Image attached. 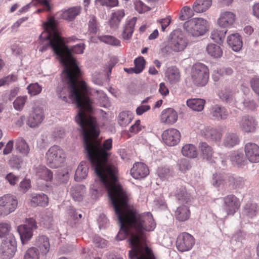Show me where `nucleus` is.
Masks as SVG:
<instances>
[{"label":"nucleus","instance_id":"59","mask_svg":"<svg viewBox=\"0 0 259 259\" xmlns=\"http://www.w3.org/2000/svg\"><path fill=\"white\" fill-rule=\"evenodd\" d=\"M226 180L224 176L221 174H213L212 180V185L216 187H218L224 184V182Z\"/></svg>","mask_w":259,"mask_h":259},{"label":"nucleus","instance_id":"54","mask_svg":"<svg viewBox=\"0 0 259 259\" xmlns=\"http://www.w3.org/2000/svg\"><path fill=\"white\" fill-rule=\"evenodd\" d=\"M11 229L12 227L10 223H0V237H4L7 235H9Z\"/></svg>","mask_w":259,"mask_h":259},{"label":"nucleus","instance_id":"20","mask_svg":"<svg viewBox=\"0 0 259 259\" xmlns=\"http://www.w3.org/2000/svg\"><path fill=\"white\" fill-rule=\"evenodd\" d=\"M199 148L203 159L209 162H214V151L210 146L206 142H202L199 144Z\"/></svg>","mask_w":259,"mask_h":259},{"label":"nucleus","instance_id":"23","mask_svg":"<svg viewBox=\"0 0 259 259\" xmlns=\"http://www.w3.org/2000/svg\"><path fill=\"white\" fill-rule=\"evenodd\" d=\"M227 41L229 46L235 52H238L242 47L241 37L237 33L229 35Z\"/></svg>","mask_w":259,"mask_h":259},{"label":"nucleus","instance_id":"56","mask_svg":"<svg viewBox=\"0 0 259 259\" xmlns=\"http://www.w3.org/2000/svg\"><path fill=\"white\" fill-rule=\"evenodd\" d=\"M157 174L161 179H166L171 176V170L167 167H159L157 169Z\"/></svg>","mask_w":259,"mask_h":259},{"label":"nucleus","instance_id":"36","mask_svg":"<svg viewBox=\"0 0 259 259\" xmlns=\"http://www.w3.org/2000/svg\"><path fill=\"white\" fill-rule=\"evenodd\" d=\"M190 211L187 206L182 205L178 207L176 211V218L179 221H185L189 218Z\"/></svg>","mask_w":259,"mask_h":259},{"label":"nucleus","instance_id":"40","mask_svg":"<svg viewBox=\"0 0 259 259\" xmlns=\"http://www.w3.org/2000/svg\"><path fill=\"white\" fill-rule=\"evenodd\" d=\"M176 196L178 200L182 203L187 204L191 200L190 195L187 192L185 188L184 187H181L177 190Z\"/></svg>","mask_w":259,"mask_h":259},{"label":"nucleus","instance_id":"9","mask_svg":"<svg viewBox=\"0 0 259 259\" xmlns=\"http://www.w3.org/2000/svg\"><path fill=\"white\" fill-rule=\"evenodd\" d=\"M37 228L36 222L32 218L26 219L25 224L18 226L17 230L19 234L22 244L26 243L32 238L33 231Z\"/></svg>","mask_w":259,"mask_h":259},{"label":"nucleus","instance_id":"47","mask_svg":"<svg viewBox=\"0 0 259 259\" xmlns=\"http://www.w3.org/2000/svg\"><path fill=\"white\" fill-rule=\"evenodd\" d=\"M231 161L237 165H241L244 164L245 161V158L242 153L235 152L230 157Z\"/></svg>","mask_w":259,"mask_h":259},{"label":"nucleus","instance_id":"29","mask_svg":"<svg viewBox=\"0 0 259 259\" xmlns=\"http://www.w3.org/2000/svg\"><path fill=\"white\" fill-rule=\"evenodd\" d=\"M88 166L86 161H82L78 166L74 176L76 181L80 182L86 178L88 174Z\"/></svg>","mask_w":259,"mask_h":259},{"label":"nucleus","instance_id":"25","mask_svg":"<svg viewBox=\"0 0 259 259\" xmlns=\"http://www.w3.org/2000/svg\"><path fill=\"white\" fill-rule=\"evenodd\" d=\"M92 95H88L87 96L90 99L89 96H96L100 106L105 108H108L110 106V103L108 98L106 95L102 91L93 90L90 88Z\"/></svg>","mask_w":259,"mask_h":259},{"label":"nucleus","instance_id":"62","mask_svg":"<svg viewBox=\"0 0 259 259\" xmlns=\"http://www.w3.org/2000/svg\"><path fill=\"white\" fill-rule=\"evenodd\" d=\"M250 82L252 90L259 95V77H255L251 78Z\"/></svg>","mask_w":259,"mask_h":259},{"label":"nucleus","instance_id":"58","mask_svg":"<svg viewBox=\"0 0 259 259\" xmlns=\"http://www.w3.org/2000/svg\"><path fill=\"white\" fill-rule=\"evenodd\" d=\"M135 8L137 11L139 13H145L149 10V7L146 6L142 1L140 0H136L134 2Z\"/></svg>","mask_w":259,"mask_h":259},{"label":"nucleus","instance_id":"3","mask_svg":"<svg viewBox=\"0 0 259 259\" xmlns=\"http://www.w3.org/2000/svg\"><path fill=\"white\" fill-rule=\"evenodd\" d=\"M77 76L75 75L68 66H65L63 71L62 78L68 87L62 83L59 84L56 89V94L59 98L66 102L67 96L69 95L70 98L75 102L78 108V113L75 117L76 122L79 115L80 114L82 120H84L88 116H90L93 113V102L87 96L89 94L92 95V92L84 81H80L79 84L81 91L79 90L76 79Z\"/></svg>","mask_w":259,"mask_h":259},{"label":"nucleus","instance_id":"12","mask_svg":"<svg viewBox=\"0 0 259 259\" xmlns=\"http://www.w3.org/2000/svg\"><path fill=\"white\" fill-rule=\"evenodd\" d=\"M195 242V239L192 235L188 233L183 232L178 235L176 246L179 251H187L192 249Z\"/></svg>","mask_w":259,"mask_h":259},{"label":"nucleus","instance_id":"16","mask_svg":"<svg viewBox=\"0 0 259 259\" xmlns=\"http://www.w3.org/2000/svg\"><path fill=\"white\" fill-rule=\"evenodd\" d=\"M246 158L251 162H259V146L255 143H248L244 147Z\"/></svg>","mask_w":259,"mask_h":259},{"label":"nucleus","instance_id":"24","mask_svg":"<svg viewBox=\"0 0 259 259\" xmlns=\"http://www.w3.org/2000/svg\"><path fill=\"white\" fill-rule=\"evenodd\" d=\"M80 7H72L61 12L60 15L61 18L69 21L74 20L80 13Z\"/></svg>","mask_w":259,"mask_h":259},{"label":"nucleus","instance_id":"7","mask_svg":"<svg viewBox=\"0 0 259 259\" xmlns=\"http://www.w3.org/2000/svg\"><path fill=\"white\" fill-rule=\"evenodd\" d=\"M207 22L203 18L191 19L184 24V29L191 35L197 37L203 35L207 30Z\"/></svg>","mask_w":259,"mask_h":259},{"label":"nucleus","instance_id":"53","mask_svg":"<svg viewBox=\"0 0 259 259\" xmlns=\"http://www.w3.org/2000/svg\"><path fill=\"white\" fill-rule=\"evenodd\" d=\"M28 93L31 96H35L40 93L42 88L37 83H31L27 88Z\"/></svg>","mask_w":259,"mask_h":259},{"label":"nucleus","instance_id":"2","mask_svg":"<svg viewBox=\"0 0 259 259\" xmlns=\"http://www.w3.org/2000/svg\"><path fill=\"white\" fill-rule=\"evenodd\" d=\"M80 115L77 118V123L80 127V133L83 137V144L84 153L90 161L92 168L98 178L105 189L111 191H121L123 188L118 182V170L117 167L108 163L111 155L109 151L112 147V140L111 138L105 140L103 145L100 142L92 139L91 134L97 133L96 121L92 114L82 120Z\"/></svg>","mask_w":259,"mask_h":259},{"label":"nucleus","instance_id":"34","mask_svg":"<svg viewBox=\"0 0 259 259\" xmlns=\"http://www.w3.org/2000/svg\"><path fill=\"white\" fill-rule=\"evenodd\" d=\"M16 149L21 154L24 156H27L29 152L30 148L25 140L23 138H18L16 141Z\"/></svg>","mask_w":259,"mask_h":259},{"label":"nucleus","instance_id":"48","mask_svg":"<svg viewBox=\"0 0 259 259\" xmlns=\"http://www.w3.org/2000/svg\"><path fill=\"white\" fill-rule=\"evenodd\" d=\"M83 188L81 186H77L71 188L70 192L73 198L76 201H80L82 199Z\"/></svg>","mask_w":259,"mask_h":259},{"label":"nucleus","instance_id":"8","mask_svg":"<svg viewBox=\"0 0 259 259\" xmlns=\"http://www.w3.org/2000/svg\"><path fill=\"white\" fill-rule=\"evenodd\" d=\"M191 76L195 84L204 86L209 78L208 69L203 64L196 63L192 67Z\"/></svg>","mask_w":259,"mask_h":259},{"label":"nucleus","instance_id":"43","mask_svg":"<svg viewBox=\"0 0 259 259\" xmlns=\"http://www.w3.org/2000/svg\"><path fill=\"white\" fill-rule=\"evenodd\" d=\"M98 38L101 41L108 45L114 46H119L120 45V40L111 35H100L98 36Z\"/></svg>","mask_w":259,"mask_h":259},{"label":"nucleus","instance_id":"49","mask_svg":"<svg viewBox=\"0 0 259 259\" xmlns=\"http://www.w3.org/2000/svg\"><path fill=\"white\" fill-rule=\"evenodd\" d=\"M27 99L26 96L18 97L13 102L14 108L17 110H21L23 108Z\"/></svg>","mask_w":259,"mask_h":259},{"label":"nucleus","instance_id":"33","mask_svg":"<svg viewBox=\"0 0 259 259\" xmlns=\"http://www.w3.org/2000/svg\"><path fill=\"white\" fill-rule=\"evenodd\" d=\"M211 5V0H196L193 4V9L196 13H202L206 11Z\"/></svg>","mask_w":259,"mask_h":259},{"label":"nucleus","instance_id":"17","mask_svg":"<svg viewBox=\"0 0 259 259\" xmlns=\"http://www.w3.org/2000/svg\"><path fill=\"white\" fill-rule=\"evenodd\" d=\"M149 174V169L146 164L142 162L135 163L131 169V174L135 179L145 178Z\"/></svg>","mask_w":259,"mask_h":259},{"label":"nucleus","instance_id":"50","mask_svg":"<svg viewBox=\"0 0 259 259\" xmlns=\"http://www.w3.org/2000/svg\"><path fill=\"white\" fill-rule=\"evenodd\" d=\"M39 252L36 247H31L28 249L24 256V259H39Z\"/></svg>","mask_w":259,"mask_h":259},{"label":"nucleus","instance_id":"42","mask_svg":"<svg viewBox=\"0 0 259 259\" xmlns=\"http://www.w3.org/2000/svg\"><path fill=\"white\" fill-rule=\"evenodd\" d=\"M207 53L214 58H219L223 54L221 47L213 44H208L206 47Z\"/></svg>","mask_w":259,"mask_h":259},{"label":"nucleus","instance_id":"63","mask_svg":"<svg viewBox=\"0 0 259 259\" xmlns=\"http://www.w3.org/2000/svg\"><path fill=\"white\" fill-rule=\"evenodd\" d=\"M6 179L9 182L11 185L14 186L19 181V178L12 172H10L7 175Z\"/></svg>","mask_w":259,"mask_h":259},{"label":"nucleus","instance_id":"57","mask_svg":"<svg viewBox=\"0 0 259 259\" xmlns=\"http://www.w3.org/2000/svg\"><path fill=\"white\" fill-rule=\"evenodd\" d=\"M22 160L20 157L13 155L9 160L10 166L13 168L19 169L21 167Z\"/></svg>","mask_w":259,"mask_h":259},{"label":"nucleus","instance_id":"21","mask_svg":"<svg viewBox=\"0 0 259 259\" xmlns=\"http://www.w3.org/2000/svg\"><path fill=\"white\" fill-rule=\"evenodd\" d=\"M222 135L221 130L211 127L205 128L203 131V136L205 138L212 142H220Z\"/></svg>","mask_w":259,"mask_h":259},{"label":"nucleus","instance_id":"32","mask_svg":"<svg viewBox=\"0 0 259 259\" xmlns=\"http://www.w3.org/2000/svg\"><path fill=\"white\" fill-rule=\"evenodd\" d=\"M48 203V196L44 193L32 195L31 204L33 206L40 205L45 206Z\"/></svg>","mask_w":259,"mask_h":259},{"label":"nucleus","instance_id":"26","mask_svg":"<svg viewBox=\"0 0 259 259\" xmlns=\"http://www.w3.org/2000/svg\"><path fill=\"white\" fill-rule=\"evenodd\" d=\"M136 21V17H133L127 21L121 34L123 39L127 40L131 38Z\"/></svg>","mask_w":259,"mask_h":259},{"label":"nucleus","instance_id":"38","mask_svg":"<svg viewBox=\"0 0 259 259\" xmlns=\"http://www.w3.org/2000/svg\"><path fill=\"white\" fill-rule=\"evenodd\" d=\"M36 175L38 178L46 181H51L53 178L52 172L45 166L38 167L36 171Z\"/></svg>","mask_w":259,"mask_h":259},{"label":"nucleus","instance_id":"31","mask_svg":"<svg viewBox=\"0 0 259 259\" xmlns=\"http://www.w3.org/2000/svg\"><path fill=\"white\" fill-rule=\"evenodd\" d=\"M211 114L215 119L224 120L228 117V111L223 107L215 105L212 108Z\"/></svg>","mask_w":259,"mask_h":259},{"label":"nucleus","instance_id":"18","mask_svg":"<svg viewBox=\"0 0 259 259\" xmlns=\"http://www.w3.org/2000/svg\"><path fill=\"white\" fill-rule=\"evenodd\" d=\"M236 19L235 15L230 11H225L221 13L218 20V25L222 28H227L231 26Z\"/></svg>","mask_w":259,"mask_h":259},{"label":"nucleus","instance_id":"27","mask_svg":"<svg viewBox=\"0 0 259 259\" xmlns=\"http://www.w3.org/2000/svg\"><path fill=\"white\" fill-rule=\"evenodd\" d=\"M165 74L167 81L170 84H175L180 80L179 70L175 66L168 68Z\"/></svg>","mask_w":259,"mask_h":259},{"label":"nucleus","instance_id":"37","mask_svg":"<svg viewBox=\"0 0 259 259\" xmlns=\"http://www.w3.org/2000/svg\"><path fill=\"white\" fill-rule=\"evenodd\" d=\"M205 103V101L202 99H191L187 101L188 107L197 111H201L203 109Z\"/></svg>","mask_w":259,"mask_h":259},{"label":"nucleus","instance_id":"45","mask_svg":"<svg viewBox=\"0 0 259 259\" xmlns=\"http://www.w3.org/2000/svg\"><path fill=\"white\" fill-rule=\"evenodd\" d=\"M243 212L249 218L254 217L257 213V205L255 203H246L244 206Z\"/></svg>","mask_w":259,"mask_h":259},{"label":"nucleus","instance_id":"5","mask_svg":"<svg viewBox=\"0 0 259 259\" xmlns=\"http://www.w3.org/2000/svg\"><path fill=\"white\" fill-rule=\"evenodd\" d=\"M187 42L183 35L179 32L175 31L170 34V39L168 44L161 49L164 55H168L173 52L183 51L187 47Z\"/></svg>","mask_w":259,"mask_h":259},{"label":"nucleus","instance_id":"64","mask_svg":"<svg viewBox=\"0 0 259 259\" xmlns=\"http://www.w3.org/2000/svg\"><path fill=\"white\" fill-rule=\"evenodd\" d=\"M17 80V76L14 75H8L0 79V87L10 82L15 81Z\"/></svg>","mask_w":259,"mask_h":259},{"label":"nucleus","instance_id":"51","mask_svg":"<svg viewBox=\"0 0 259 259\" xmlns=\"http://www.w3.org/2000/svg\"><path fill=\"white\" fill-rule=\"evenodd\" d=\"M193 15L192 9L189 7L185 6L181 11L179 19L182 21H184L191 17Z\"/></svg>","mask_w":259,"mask_h":259},{"label":"nucleus","instance_id":"61","mask_svg":"<svg viewBox=\"0 0 259 259\" xmlns=\"http://www.w3.org/2000/svg\"><path fill=\"white\" fill-rule=\"evenodd\" d=\"M97 5L113 7L118 5V0H95Z\"/></svg>","mask_w":259,"mask_h":259},{"label":"nucleus","instance_id":"44","mask_svg":"<svg viewBox=\"0 0 259 259\" xmlns=\"http://www.w3.org/2000/svg\"><path fill=\"white\" fill-rule=\"evenodd\" d=\"M229 185L233 189L241 188L244 185V181L243 178H234L232 176H229L227 180Z\"/></svg>","mask_w":259,"mask_h":259},{"label":"nucleus","instance_id":"1","mask_svg":"<svg viewBox=\"0 0 259 259\" xmlns=\"http://www.w3.org/2000/svg\"><path fill=\"white\" fill-rule=\"evenodd\" d=\"M107 193L120 227L116 240H122L130 235V258L155 259L152 250L143 245L145 232L152 231L156 226L152 214L150 212L140 214L131 208L128 204L130 195L124 189L119 192L110 190Z\"/></svg>","mask_w":259,"mask_h":259},{"label":"nucleus","instance_id":"30","mask_svg":"<svg viewBox=\"0 0 259 259\" xmlns=\"http://www.w3.org/2000/svg\"><path fill=\"white\" fill-rule=\"evenodd\" d=\"M124 15L125 13L123 9L118 10L113 12L109 21L110 27L113 29L117 28Z\"/></svg>","mask_w":259,"mask_h":259},{"label":"nucleus","instance_id":"52","mask_svg":"<svg viewBox=\"0 0 259 259\" xmlns=\"http://www.w3.org/2000/svg\"><path fill=\"white\" fill-rule=\"evenodd\" d=\"M145 60L143 57H139L135 59V68H136V71L138 74L143 70L145 68Z\"/></svg>","mask_w":259,"mask_h":259},{"label":"nucleus","instance_id":"46","mask_svg":"<svg viewBox=\"0 0 259 259\" xmlns=\"http://www.w3.org/2000/svg\"><path fill=\"white\" fill-rule=\"evenodd\" d=\"M131 120L132 118L129 116L128 112L123 111L119 113L118 117V122L120 126H126L131 122Z\"/></svg>","mask_w":259,"mask_h":259},{"label":"nucleus","instance_id":"35","mask_svg":"<svg viewBox=\"0 0 259 259\" xmlns=\"http://www.w3.org/2000/svg\"><path fill=\"white\" fill-rule=\"evenodd\" d=\"M240 142L238 136L235 133H227L224 139L223 144L227 147H233L239 144Z\"/></svg>","mask_w":259,"mask_h":259},{"label":"nucleus","instance_id":"14","mask_svg":"<svg viewBox=\"0 0 259 259\" xmlns=\"http://www.w3.org/2000/svg\"><path fill=\"white\" fill-rule=\"evenodd\" d=\"M44 118L43 109L38 106L34 107L28 117L27 124L31 127H36L42 122Z\"/></svg>","mask_w":259,"mask_h":259},{"label":"nucleus","instance_id":"19","mask_svg":"<svg viewBox=\"0 0 259 259\" xmlns=\"http://www.w3.org/2000/svg\"><path fill=\"white\" fill-rule=\"evenodd\" d=\"M160 120L162 123L172 124L178 120L177 112L171 108L165 109L161 113Z\"/></svg>","mask_w":259,"mask_h":259},{"label":"nucleus","instance_id":"41","mask_svg":"<svg viewBox=\"0 0 259 259\" xmlns=\"http://www.w3.org/2000/svg\"><path fill=\"white\" fill-rule=\"evenodd\" d=\"M227 32L226 30L214 29L211 33L210 38L214 42L222 44L224 41Z\"/></svg>","mask_w":259,"mask_h":259},{"label":"nucleus","instance_id":"6","mask_svg":"<svg viewBox=\"0 0 259 259\" xmlns=\"http://www.w3.org/2000/svg\"><path fill=\"white\" fill-rule=\"evenodd\" d=\"M45 158L47 164L51 168L60 166L65 158L64 150L58 145L51 146L47 151Z\"/></svg>","mask_w":259,"mask_h":259},{"label":"nucleus","instance_id":"60","mask_svg":"<svg viewBox=\"0 0 259 259\" xmlns=\"http://www.w3.org/2000/svg\"><path fill=\"white\" fill-rule=\"evenodd\" d=\"M89 28L91 33H96L98 30V23L96 17L92 16L89 22Z\"/></svg>","mask_w":259,"mask_h":259},{"label":"nucleus","instance_id":"4","mask_svg":"<svg viewBox=\"0 0 259 259\" xmlns=\"http://www.w3.org/2000/svg\"><path fill=\"white\" fill-rule=\"evenodd\" d=\"M57 22L53 17H50L46 23L45 30L41 34L40 37L49 38V44L52 47L55 54L60 58L61 62L68 66L75 75H79L80 70L77 66L76 60L72 56V53L82 54L84 49V45L79 44L69 49L65 45L63 38L59 35L57 27Z\"/></svg>","mask_w":259,"mask_h":259},{"label":"nucleus","instance_id":"22","mask_svg":"<svg viewBox=\"0 0 259 259\" xmlns=\"http://www.w3.org/2000/svg\"><path fill=\"white\" fill-rule=\"evenodd\" d=\"M256 123L253 117L246 115L242 117L240 125L242 131L245 133L252 132L255 130Z\"/></svg>","mask_w":259,"mask_h":259},{"label":"nucleus","instance_id":"39","mask_svg":"<svg viewBox=\"0 0 259 259\" xmlns=\"http://www.w3.org/2000/svg\"><path fill=\"white\" fill-rule=\"evenodd\" d=\"M182 154L190 158L196 157L198 153L196 147L191 144L185 145L182 148Z\"/></svg>","mask_w":259,"mask_h":259},{"label":"nucleus","instance_id":"28","mask_svg":"<svg viewBox=\"0 0 259 259\" xmlns=\"http://www.w3.org/2000/svg\"><path fill=\"white\" fill-rule=\"evenodd\" d=\"M35 245L42 254H46L50 250L49 240L46 236H39L36 239Z\"/></svg>","mask_w":259,"mask_h":259},{"label":"nucleus","instance_id":"13","mask_svg":"<svg viewBox=\"0 0 259 259\" xmlns=\"http://www.w3.org/2000/svg\"><path fill=\"white\" fill-rule=\"evenodd\" d=\"M223 208L227 215H233L239 209L240 203L235 195L230 194L223 198Z\"/></svg>","mask_w":259,"mask_h":259},{"label":"nucleus","instance_id":"11","mask_svg":"<svg viewBox=\"0 0 259 259\" xmlns=\"http://www.w3.org/2000/svg\"><path fill=\"white\" fill-rule=\"evenodd\" d=\"M18 201L16 197L11 194L0 197V216H6L16 209Z\"/></svg>","mask_w":259,"mask_h":259},{"label":"nucleus","instance_id":"55","mask_svg":"<svg viewBox=\"0 0 259 259\" xmlns=\"http://www.w3.org/2000/svg\"><path fill=\"white\" fill-rule=\"evenodd\" d=\"M178 165L179 170L182 172H185L191 168V164L190 161L185 158L180 160Z\"/></svg>","mask_w":259,"mask_h":259},{"label":"nucleus","instance_id":"15","mask_svg":"<svg viewBox=\"0 0 259 259\" xmlns=\"http://www.w3.org/2000/svg\"><path fill=\"white\" fill-rule=\"evenodd\" d=\"M162 140L169 146L176 145L180 141L181 134L175 128H169L164 131L162 134Z\"/></svg>","mask_w":259,"mask_h":259},{"label":"nucleus","instance_id":"10","mask_svg":"<svg viewBox=\"0 0 259 259\" xmlns=\"http://www.w3.org/2000/svg\"><path fill=\"white\" fill-rule=\"evenodd\" d=\"M17 250V242L15 237L10 235L9 238L4 240L1 245L0 256L2 259L12 258Z\"/></svg>","mask_w":259,"mask_h":259}]
</instances>
